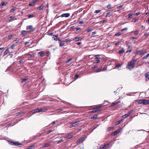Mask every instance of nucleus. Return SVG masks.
<instances>
[{"instance_id":"nucleus-1","label":"nucleus","mask_w":149,"mask_h":149,"mask_svg":"<svg viewBox=\"0 0 149 149\" xmlns=\"http://www.w3.org/2000/svg\"><path fill=\"white\" fill-rule=\"evenodd\" d=\"M136 61L137 59H133L131 61L128 62L127 65L126 66V68L130 70L133 68L134 67V66Z\"/></svg>"},{"instance_id":"nucleus-2","label":"nucleus","mask_w":149,"mask_h":149,"mask_svg":"<svg viewBox=\"0 0 149 149\" xmlns=\"http://www.w3.org/2000/svg\"><path fill=\"white\" fill-rule=\"evenodd\" d=\"M7 141L8 143L9 144L12 145H14L15 146H22V144L19 142L15 141L14 142L12 140H7Z\"/></svg>"},{"instance_id":"nucleus-3","label":"nucleus","mask_w":149,"mask_h":149,"mask_svg":"<svg viewBox=\"0 0 149 149\" xmlns=\"http://www.w3.org/2000/svg\"><path fill=\"white\" fill-rule=\"evenodd\" d=\"M36 29V27H34L32 26L29 25L26 26V30H28L27 32L29 33L34 31Z\"/></svg>"},{"instance_id":"nucleus-4","label":"nucleus","mask_w":149,"mask_h":149,"mask_svg":"<svg viewBox=\"0 0 149 149\" xmlns=\"http://www.w3.org/2000/svg\"><path fill=\"white\" fill-rule=\"evenodd\" d=\"M70 13H63L62 14V15H61L60 16H58V17H55L56 18H58L60 17H68L70 16Z\"/></svg>"},{"instance_id":"nucleus-5","label":"nucleus","mask_w":149,"mask_h":149,"mask_svg":"<svg viewBox=\"0 0 149 149\" xmlns=\"http://www.w3.org/2000/svg\"><path fill=\"white\" fill-rule=\"evenodd\" d=\"M110 144H104L103 145H102L98 149H103V148H104L105 149L108 148L109 147L108 146H109Z\"/></svg>"},{"instance_id":"nucleus-6","label":"nucleus","mask_w":149,"mask_h":149,"mask_svg":"<svg viewBox=\"0 0 149 149\" xmlns=\"http://www.w3.org/2000/svg\"><path fill=\"white\" fill-rule=\"evenodd\" d=\"M58 40L60 41L59 42V46L60 47H62L65 44V42L64 40H61L60 39H58Z\"/></svg>"},{"instance_id":"nucleus-7","label":"nucleus","mask_w":149,"mask_h":149,"mask_svg":"<svg viewBox=\"0 0 149 149\" xmlns=\"http://www.w3.org/2000/svg\"><path fill=\"white\" fill-rule=\"evenodd\" d=\"M145 78L146 81H148L149 80V72H146L145 74Z\"/></svg>"},{"instance_id":"nucleus-8","label":"nucleus","mask_w":149,"mask_h":149,"mask_svg":"<svg viewBox=\"0 0 149 149\" xmlns=\"http://www.w3.org/2000/svg\"><path fill=\"white\" fill-rule=\"evenodd\" d=\"M85 138L84 137L80 138L77 141L76 143H78L80 142H82L85 140Z\"/></svg>"},{"instance_id":"nucleus-9","label":"nucleus","mask_w":149,"mask_h":149,"mask_svg":"<svg viewBox=\"0 0 149 149\" xmlns=\"http://www.w3.org/2000/svg\"><path fill=\"white\" fill-rule=\"evenodd\" d=\"M81 37H75L74 38H72V40H74L75 41H78L80 40Z\"/></svg>"},{"instance_id":"nucleus-10","label":"nucleus","mask_w":149,"mask_h":149,"mask_svg":"<svg viewBox=\"0 0 149 149\" xmlns=\"http://www.w3.org/2000/svg\"><path fill=\"white\" fill-rule=\"evenodd\" d=\"M149 104V100H143V104L144 105H146Z\"/></svg>"},{"instance_id":"nucleus-11","label":"nucleus","mask_w":149,"mask_h":149,"mask_svg":"<svg viewBox=\"0 0 149 149\" xmlns=\"http://www.w3.org/2000/svg\"><path fill=\"white\" fill-rule=\"evenodd\" d=\"M146 53V50H143L141 52H140V53H139V55H142L144 54H145Z\"/></svg>"},{"instance_id":"nucleus-12","label":"nucleus","mask_w":149,"mask_h":149,"mask_svg":"<svg viewBox=\"0 0 149 149\" xmlns=\"http://www.w3.org/2000/svg\"><path fill=\"white\" fill-rule=\"evenodd\" d=\"M51 143H48L43 145L42 147H47L50 145Z\"/></svg>"},{"instance_id":"nucleus-13","label":"nucleus","mask_w":149,"mask_h":149,"mask_svg":"<svg viewBox=\"0 0 149 149\" xmlns=\"http://www.w3.org/2000/svg\"><path fill=\"white\" fill-rule=\"evenodd\" d=\"M27 33V31H21V34L22 35H26Z\"/></svg>"},{"instance_id":"nucleus-14","label":"nucleus","mask_w":149,"mask_h":149,"mask_svg":"<svg viewBox=\"0 0 149 149\" xmlns=\"http://www.w3.org/2000/svg\"><path fill=\"white\" fill-rule=\"evenodd\" d=\"M36 110H37V112H42L43 111V109L42 108L39 109L38 108H37L36 109Z\"/></svg>"},{"instance_id":"nucleus-15","label":"nucleus","mask_w":149,"mask_h":149,"mask_svg":"<svg viewBox=\"0 0 149 149\" xmlns=\"http://www.w3.org/2000/svg\"><path fill=\"white\" fill-rule=\"evenodd\" d=\"M72 135L71 134H69L67 135L66 136L65 138L67 139H70L72 138Z\"/></svg>"},{"instance_id":"nucleus-16","label":"nucleus","mask_w":149,"mask_h":149,"mask_svg":"<svg viewBox=\"0 0 149 149\" xmlns=\"http://www.w3.org/2000/svg\"><path fill=\"white\" fill-rule=\"evenodd\" d=\"M9 52V49H7L4 52V55L3 56H4L5 55L7 54H8Z\"/></svg>"},{"instance_id":"nucleus-17","label":"nucleus","mask_w":149,"mask_h":149,"mask_svg":"<svg viewBox=\"0 0 149 149\" xmlns=\"http://www.w3.org/2000/svg\"><path fill=\"white\" fill-rule=\"evenodd\" d=\"M64 40L65 42H68L71 41H72V38L70 39L68 38V39L65 40Z\"/></svg>"},{"instance_id":"nucleus-18","label":"nucleus","mask_w":149,"mask_h":149,"mask_svg":"<svg viewBox=\"0 0 149 149\" xmlns=\"http://www.w3.org/2000/svg\"><path fill=\"white\" fill-rule=\"evenodd\" d=\"M70 124H71V125H70L71 127H75L76 126V124H75L74 122H71L70 123Z\"/></svg>"},{"instance_id":"nucleus-19","label":"nucleus","mask_w":149,"mask_h":149,"mask_svg":"<svg viewBox=\"0 0 149 149\" xmlns=\"http://www.w3.org/2000/svg\"><path fill=\"white\" fill-rule=\"evenodd\" d=\"M92 29L91 27H89L86 30V31L87 32H88L90 31H92Z\"/></svg>"},{"instance_id":"nucleus-20","label":"nucleus","mask_w":149,"mask_h":149,"mask_svg":"<svg viewBox=\"0 0 149 149\" xmlns=\"http://www.w3.org/2000/svg\"><path fill=\"white\" fill-rule=\"evenodd\" d=\"M7 3H5L4 2H2L1 3V4L0 5V6H5L7 4Z\"/></svg>"},{"instance_id":"nucleus-21","label":"nucleus","mask_w":149,"mask_h":149,"mask_svg":"<svg viewBox=\"0 0 149 149\" xmlns=\"http://www.w3.org/2000/svg\"><path fill=\"white\" fill-rule=\"evenodd\" d=\"M24 113V112L20 111V112H17L16 113L15 115L16 116H17L23 113Z\"/></svg>"},{"instance_id":"nucleus-22","label":"nucleus","mask_w":149,"mask_h":149,"mask_svg":"<svg viewBox=\"0 0 149 149\" xmlns=\"http://www.w3.org/2000/svg\"><path fill=\"white\" fill-rule=\"evenodd\" d=\"M38 54L39 56H42L44 55V53L42 52H39Z\"/></svg>"},{"instance_id":"nucleus-23","label":"nucleus","mask_w":149,"mask_h":149,"mask_svg":"<svg viewBox=\"0 0 149 149\" xmlns=\"http://www.w3.org/2000/svg\"><path fill=\"white\" fill-rule=\"evenodd\" d=\"M97 115L95 114L93 116L91 117L90 118L91 119H96L97 118Z\"/></svg>"},{"instance_id":"nucleus-24","label":"nucleus","mask_w":149,"mask_h":149,"mask_svg":"<svg viewBox=\"0 0 149 149\" xmlns=\"http://www.w3.org/2000/svg\"><path fill=\"white\" fill-rule=\"evenodd\" d=\"M139 53H140V51L137 49L136 51L134 52V54L136 55H137Z\"/></svg>"},{"instance_id":"nucleus-25","label":"nucleus","mask_w":149,"mask_h":149,"mask_svg":"<svg viewBox=\"0 0 149 149\" xmlns=\"http://www.w3.org/2000/svg\"><path fill=\"white\" fill-rule=\"evenodd\" d=\"M149 56V54H147L146 56H144L143 58V59H147V58Z\"/></svg>"},{"instance_id":"nucleus-26","label":"nucleus","mask_w":149,"mask_h":149,"mask_svg":"<svg viewBox=\"0 0 149 149\" xmlns=\"http://www.w3.org/2000/svg\"><path fill=\"white\" fill-rule=\"evenodd\" d=\"M129 116V114L128 113L122 116L123 118H125Z\"/></svg>"},{"instance_id":"nucleus-27","label":"nucleus","mask_w":149,"mask_h":149,"mask_svg":"<svg viewBox=\"0 0 149 149\" xmlns=\"http://www.w3.org/2000/svg\"><path fill=\"white\" fill-rule=\"evenodd\" d=\"M28 55L31 57H32L34 56L33 54L32 53V52H30L28 54Z\"/></svg>"},{"instance_id":"nucleus-28","label":"nucleus","mask_w":149,"mask_h":149,"mask_svg":"<svg viewBox=\"0 0 149 149\" xmlns=\"http://www.w3.org/2000/svg\"><path fill=\"white\" fill-rule=\"evenodd\" d=\"M119 103V102H113V103L111 106V107L115 105H116L117 104H118Z\"/></svg>"},{"instance_id":"nucleus-29","label":"nucleus","mask_w":149,"mask_h":149,"mask_svg":"<svg viewBox=\"0 0 149 149\" xmlns=\"http://www.w3.org/2000/svg\"><path fill=\"white\" fill-rule=\"evenodd\" d=\"M122 65V64H118L116 65L115 66V68H119L120 66Z\"/></svg>"},{"instance_id":"nucleus-30","label":"nucleus","mask_w":149,"mask_h":149,"mask_svg":"<svg viewBox=\"0 0 149 149\" xmlns=\"http://www.w3.org/2000/svg\"><path fill=\"white\" fill-rule=\"evenodd\" d=\"M101 107V106H97L96 107H94L92 108L93 109H97L100 108Z\"/></svg>"},{"instance_id":"nucleus-31","label":"nucleus","mask_w":149,"mask_h":149,"mask_svg":"<svg viewBox=\"0 0 149 149\" xmlns=\"http://www.w3.org/2000/svg\"><path fill=\"white\" fill-rule=\"evenodd\" d=\"M35 146L34 145H32L29 146L28 148L26 149H31L32 148H34Z\"/></svg>"},{"instance_id":"nucleus-32","label":"nucleus","mask_w":149,"mask_h":149,"mask_svg":"<svg viewBox=\"0 0 149 149\" xmlns=\"http://www.w3.org/2000/svg\"><path fill=\"white\" fill-rule=\"evenodd\" d=\"M34 16V15L33 14L30 15H27V17L29 18L33 17Z\"/></svg>"},{"instance_id":"nucleus-33","label":"nucleus","mask_w":149,"mask_h":149,"mask_svg":"<svg viewBox=\"0 0 149 149\" xmlns=\"http://www.w3.org/2000/svg\"><path fill=\"white\" fill-rule=\"evenodd\" d=\"M121 34H122V33L120 32L117 33L115 34V36H120Z\"/></svg>"},{"instance_id":"nucleus-34","label":"nucleus","mask_w":149,"mask_h":149,"mask_svg":"<svg viewBox=\"0 0 149 149\" xmlns=\"http://www.w3.org/2000/svg\"><path fill=\"white\" fill-rule=\"evenodd\" d=\"M37 110L36 109L34 110H32L31 111V112L32 113H37Z\"/></svg>"},{"instance_id":"nucleus-35","label":"nucleus","mask_w":149,"mask_h":149,"mask_svg":"<svg viewBox=\"0 0 149 149\" xmlns=\"http://www.w3.org/2000/svg\"><path fill=\"white\" fill-rule=\"evenodd\" d=\"M37 110L36 109L34 110H32L31 111V112L32 113H37Z\"/></svg>"},{"instance_id":"nucleus-36","label":"nucleus","mask_w":149,"mask_h":149,"mask_svg":"<svg viewBox=\"0 0 149 149\" xmlns=\"http://www.w3.org/2000/svg\"><path fill=\"white\" fill-rule=\"evenodd\" d=\"M143 100H138V103L139 104H143Z\"/></svg>"},{"instance_id":"nucleus-37","label":"nucleus","mask_w":149,"mask_h":149,"mask_svg":"<svg viewBox=\"0 0 149 149\" xmlns=\"http://www.w3.org/2000/svg\"><path fill=\"white\" fill-rule=\"evenodd\" d=\"M53 38L56 41H57L58 40L57 37L56 36H54Z\"/></svg>"},{"instance_id":"nucleus-38","label":"nucleus","mask_w":149,"mask_h":149,"mask_svg":"<svg viewBox=\"0 0 149 149\" xmlns=\"http://www.w3.org/2000/svg\"><path fill=\"white\" fill-rule=\"evenodd\" d=\"M28 80V78H24L22 79V83Z\"/></svg>"},{"instance_id":"nucleus-39","label":"nucleus","mask_w":149,"mask_h":149,"mask_svg":"<svg viewBox=\"0 0 149 149\" xmlns=\"http://www.w3.org/2000/svg\"><path fill=\"white\" fill-rule=\"evenodd\" d=\"M35 5V3H34L33 2L31 3H30L29 4V6H33Z\"/></svg>"},{"instance_id":"nucleus-40","label":"nucleus","mask_w":149,"mask_h":149,"mask_svg":"<svg viewBox=\"0 0 149 149\" xmlns=\"http://www.w3.org/2000/svg\"><path fill=\"white\" fill-rule=\"evenodd\" d=\"M16 10V8L15 7L14 8H13L10 10V12H13L15 10Z\"/></svg>"},{"instance_id":"nucleus-41","label":"nucleus","mask_w":149,"mask_h":149,"mask_svg":"<svg viewBox=\"0 0 149 149\" xmlns=\"http://www.w3.org/2000/svg\"><path fill=\"white\" fill-rule=\"evenodd\" d=\"M122 121H123V120L121 119V120H118V121L116 122V125H117V124H118L120 123Z\"/></svg>"},{"instance_id":"nucleus-42","label":"nucleus","mask_w":149,"mask_h":149,"mask_svg":"<svg viewBox=\"0 0 149 149\" xmlns=\"http://www.w3.org/2000/svg\"><path fill=\"white\" fill-rule=\"evenodd\" d=\"M14 18V17L13 16H10L8 19L9 22H11V20Z\"/></svg>"},{"instance_id":"nucleus-43","label":"nucleus","mask_w":149,"mask_h":149,"mask_svg":"<svg viewBox=\"0 0 149 149\" xmlns=\"http://www.w3.org/2000/svg\"><path fill=\"white\" fill-rule=\"evenodd\" d=\"M100 110H94L93 111L90 112L91 113H97L98 111H100Z\"/></svg>"},{"instance_id":"nucleus-44","label":"nucleus","mask_w":149,"mask_h":149,"mask_svg":"<svg viewBox=\"0 0 149 149\" xmlns=\"http://www.w3.org/2000/svg\"><path fill=\"white\" fill-rule=\"evenodd\" d=\"M101 11V10H95L94 12V13H98Z\"/></svg>"},{"instance_id":"nucleus-45","label":"nucleus","mask_w":149,"mask_h":149,"mask_svg":"<svg viewBox=\"0 0 149 149\" xmlns=\"http://www.w3.org/2000/svg\"><path fill=\"white\" fill-rule=\"evenodd\" d=\"M102 70L100 68H98L96 70V72H98L101 71Z\"/></svg>"},{"instance_id":"nucleus-46","label":"nucleus","mask_w":149,"mask_h":149,"mask_svg":"<svg viewBox=\"0 0 149 149\" xmlns=\"http://www.w3.org/2000/svg\"><path fill=\"white\" fill-rule=\"evenodd\" d=\"M139 33V31L138 30H136L134 31V35H137Z\"/></svg>"},{"instance_id":"nucleus-47","label":"nucleus","mask_w":149,"mask_h":149,"mask_svg":"<svg viewBox=\"0 0 149 149\" xmlns=\"http://www.w3.org/2000/svg\"><path fill=\"white\" fill-rule=\"evenodd\" d=\"M132 15H133L131 13H130V14H129L128 15H127V16L128 17V18H130L132 16Z\"/></svg>"},{"instance_id":"nucleus-48","label":"nucleus","mask_w":149,"mask_h":149,"mask_svg":"<svg viewBox=\"0 0 149 149\" xmlns=\"http://www.w3.org/2000/svg\"><path fill=\"white\" fill-rule=\"evenodd\" d=\"M125 52L123 49L120 50L119 51V53L120 54H122Z\"/></svg>"},{"instance_id":"nucleus-49","label":"nucleus","mask_w":149,"mask_h":149,"mask_svg":"<svg viewBox=\"0 0 149 149\" xmlns=\"http://www.w3.org/2000/svg\"><path fill=\"white\" fill-rule=\"evenodd\" d=\"M100 55H97L95 56V59H97L100 57Z\"/></svg>"},{"instance_id":"nucleus-50","label":"nucleus","mask_w":149,"mask_h":149,"mask_svg":"<svg viewBox=\"0 0 149 149\" xmlns=\"http://www.w3.org/2000/svg\"><path fill=\"white\" fill-rule=\"evenodd\" d=\"M117 133V130H116L112 134V135L113 136H115Z\"/></svg>"},{"instance_id":"nucleus-51","label":"nucleus","mask_w":149,"mask_h":149,"mask_svg":"<svg viewBox=\"0 0 149 149\" xmlns=\"http://www.w3.org/2000/svg\"><path fill=\"white\" fill-rule=\"evenodd\" d=\"M72 60V59L71 58H70L69 59L67 60L66 61L65 63H68L69 62Z\"/></svg>"},{"instance_id":"nucleus-52","label":"nucleus","mask_w":149,"mask_h":149,"mask_svg":"<svg viewBox=\"0 0 149 149\" xmlns=\"http://www.w3.org/2000/svg\"><path fill=\"white\" fill-rule=\"evenodd\" d=\"M13 36V35H10L8 36V39H10Z\"/></svg>"},{"instance_id":"nucleus-53","label":"nucleus","mask_w":149,"mask_h":149,"mask_svg":"<svg viewBox=\"0 0 149 149\" xmlns=\"http://www.w3.org/2000/svg\"><path fill=\"white\" fill-rule=\"evenodd\" d=\"M113 128V127H109L107 128V130L108 131H110L111 129H112Z\"/></svg>"},{"instance_id":"nucleus-54","label":"nucleus","mask_w":149,"mask_h":149,"mask_svg":"<svg viewBox=\"0 0 149 149\" xmlns=\"http://www.w3.org/2000/svg\"><path fill=\"white\" fill-rule=\"evenodd\" d=\"M123 5L118 6L117 7V8L118 9H121L123 7Z\"/></svg>"},{"instance_id":"nucleus-55","label":"nucleus","mask_w":149,"mask_h":149,"mask_svg":"<svg viewBox=\"0 0 149 149\" xmlns=\"http://www.w3.org/2000/svg\"><path fill=\"white\" fill-rule=\"evenodd\" d=\"M43 7L42 6H41L38 8V9L39 10H41L43 9Z\"/></svg>"},{"instance_id":"nucleus-56","label":"nucleus","mask_w":149,"mask_h":149,"mask_svg":"<svg viewBox=\"0 0 149 149\" xmlns=\"http://www.w3.org/2000/svg\"><path fill=\"white\" fill-rule=\"evenodd\" d=\"M138 20V19H137L136 18H133L132 19V22H135V21L137 20Z\"/></svg>"},{"instance_id":"nucleus-57","label":"nucleus","mask_w":149,"mask_h":149,"mask_svg":"<svg viewBox=\"0 0 149 149\" xmlns=\"http://www.w3.org/2000/svg\"><path fill=\"white\" fill-rule=\"evenodd\" d=\"M79 76V75L78 74H77L75 75V76L74 77V79H76L77 78H78Z\"/></svg>"},{"instance_id":"nucleus-58","label":"nucleus","mask_w":149,"mask_h":149,"mask_svg":"<svg viewBox=\"0 0 149 149\" xmlns=\"http://www.w3.org/2000/svg\"><path fill=\"white\" fill-rule=\"evenodd\" d=\"M127 27H126V28H125L123 29H122L121 30V31L122 32L124 31H126L127 30Z\"/></svg>"},{"instance_id":"nucleus-59","label":"nucleus","mask_w":149,"mask_h":149,"mask_svg":"<svg viewBox=\"0 0 149 149\" xmlns=\"http://www.w3.org/2000/svg\"><path fill=\"white\" fill-rule=\"evenodd\" d=\"M100 61L99 60H96L95 61L94 63H100Z\"/></svg>"},{"instance_id":"nucleus-60","label":"nucleus","mask_w":149,"mask_h":149,"mask_svg":"<svg viewBox=\"0 0 149 149\" xmlns=\"http://www.w3.org/2000/svg\"><path fill=\"white\" fill-rule=\"evenodd\" d=\"M76 125H79V121H77L74 122Z\"/></svg>"},{"instance_id":"nucleus-61","label":"nucleus","mask_w":149,"mask_h":149,"mask_svg":"<svg viewBox=\"0 0 149 149\" xmlns=\"http://www.w3.org/2000/svg\"><path fill=\"white\" fill-rule=\"evenodd\" d=\"M79 30H81V28H80L78 27L76 28V31H78Z\"/></svg>"},{"instance_id":"nucleus-62","label":"nucleus","mask_w":149,"mask_h":149,"mask_svg":"<svg viewBox=\"0 0 149 149\" xmlns=\"http://www.w3.org/2000/svg\"><path fill=\"white\" fill-rule=\"evenodd\" d=\"M52 131H53V130H50L47 131V134H49Z\"/></svg>"},{"instance_id":"nucleus-63","label":"nucleus","mask_w":149,"mask_h":149,"mask_svg":"<svg viewBox=\"0 0 149 149\" xmlns=\"http://www.w3.org/2000/svg\"><path fill=\"white\" fill-rule=\"evenodd\" d=\"M15 44H13L10 47L12 49H13L14 47H15Z\"/></svg>"},{"instance_id":"nucleus-64","label":"nucleus","mask_w":149,"mask_h":149,"mask_svg":"<svg viewBox=\"0 0 149 149\" xmlns=\"http://www.w3.org/2000/svg\"><path fill=\"white\" fill-rule=\"evenodd\" d=\"M149 35V34L148 33H144V36L146 37H148Z\"/></svg>"}]
</instances>
